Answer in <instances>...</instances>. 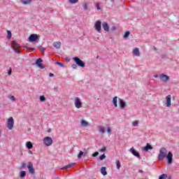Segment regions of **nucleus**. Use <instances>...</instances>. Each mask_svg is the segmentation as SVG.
Segmentation results:
<instances>
[{
    "mask_svg": "<svg viewBox=\"0 0 179 179\" xmlns=\"http://www.w3.org/2000/svg\"><path fill=\"white\" fill-rule=\"evenodd\" d=\"M167 156V149L166 148H161L159 154L158 155L159 160H163Z\"/></svg>",
    "mask_w": 179,
    "mask_h": 179,
    "instance_id": "obj_1",
    "label": "nucleus"
},
{
    "mask_svg": "<svg viewBox=\"0 0 179 179\" xmlns=\"http://www.w3.org/2000/svg\"><path fill=\"white\" fill-rule=\"evenodd\" d=\"M73 59L78 66H80L81 68H85V66H86V64L83 62V61L80 59L79 57H75L73 58Z\"/></svg>",
    "mask_w": 179,
    "mask_h": 179,
    "instance_id": "obj_2",
    "label": "nucleus"
},
{
    "mask_svg": "<svg viewBox=\"0 0 179 179\" xmlns=\"http://www.w3.org/2000/svg\"><path fill=\"white\" fill-rule=\"evenodd\" d=\"M43 143L45 146H51L52 145V138L46 136L43 138Z\"/></svg>",
    "mask_w": 179,
    "mask_h": 179,
    "instance_id": "obj_3",
    "label": "nucleus"
},
{
    "mask_svg": "<svg viewBox=\"0 0 179 179\" xmlns=\"http://www.w3.org/2000/svg\"><path fill=\"white\" fill-rule=\"evenodd\" d=\"M15 124V120H13V117H10L8 119V122H7V128L9 129H12L13 128V125Z\"/></svg>",
    "mask_w": 179,
    "mask_h": 179,
    "instance_id": "obj_4",
    "label": "nucleus"
},
{
    "mask_svg": "<svg viewBox=\"0 0 179 179\" xmlns=\"http://www.w3.org/2000/svg\"><path fill=\"white\" fill-rule=\"evenodd\" d=\"M94 29L98 33H101V21L98 20L94 24Z\"/></svg>",
    "mask_w": 179,
    "mask_h": 179,
    "instance_id": "obj_5",
    "label": "nucleus"
},
{
    "mask_svg": "<svg viewBox=\"0 0 179 179\" xmlns=\"http://www.w3.org/2000/svg\"><path fill=\"white\" fill-rule=\"evenodd\" d=\"M28 40L30 43L37 41V40H38V35L36 34H32L29 36Z\"/></svg>",
    "mask_w": 179,
    "mask_h": 179,
    "instance_id": "obj_6",
    "label": "nucleus"
},
{
    "mask_svg": "<svg viewBox=\"0 0 179 179\" xmlns=\"http://www.w3.org/2000/svg\"><path fill=\"white\" fill-rule=\"evenodd\" d=\"M75 102V107L76 108H81L82 107V101H80V99L79 97L74 98Z\"/></svg>",
    "mask_w": 179,
    "mask_h": 179,
    "instance_id": "obj_7",
    "label": "nucleus"
},
{
    "mask_svg": "<svg viewBox=\"0 0 179 179\" xmlns=\"http://www.w3.org/2000/svg\"><path fill=\"white\" fill-rule=\"evenodd\" d=\"M27 169L30 174H32V175L36 174V171H34V168L33 167L32 162H28Z\"/></svg>",
    "mask_w": 179,
    "mask_h": 179,
    "instance_id": "obj_8",
    "label": "nucleus"
},
{
    "mask_svg": "<svg viewBox=\"0 0 179 179\" xmlns=\"http://www.w3.org/2000/svg\"><path fill=\"white\" fill-rule=\"evenodd\" d=\"M160 80H163V82H167V80H170V77L164 73H162L159 75Z\"/></svg>",
    "mask_w": 179,
    "mask_h": 179,
    "instance_id": "obj_9",
    "label": "nucleus"
},
{
    "mask_svg": "<svg viewBox=\"0 0 179 179\" xmlns=\"http://www.w3.org/2000/svg\"><path fill=\"white\" fill-rule=\"evenodd\" d=\"M166 157L168 160V164H171V163H173V153H171V152H169Z\"/></svg>",
    "mask_w": 179,
    "mask_h": 179,
    "instance_id": "obj_10",
    "label": "nucleus"
},
{
    "mask_svg": "<svg viewBox=\"0 0 179 179\" xmlns=\"http://www.w3.org/2000/svg\"><path fill=\"white\" fill-rule=\"evenodd\" d=\"M119 106L121 110H124L127 107V103L122 99H119Z\"/></svg>",
    "mask_w": 179,
    "mask_h": 179,
    "instance_id": "obj_11",
    "label": "nucleus"
},
{
    "mask_svg": "<svg viewBox=\"0 0 179 179\" xmlns=\"http://www.w3.org/2000/svg\"><path fill=\"white\" fill-rule=\"evenodd\" d=\"M129 152L132 153L134 156H136V157H137L138 159H141V155H139V152L134 150V147L130 148Z\"/></svg>",
    "mask_w": 179,
    "mask_h": 179,
    "instance_id": "obj_12",
    "label": "nucleus"
},
{
    "mask_svg": "<svg viewBox=\"0 0 179 179\" xmlns=\"http://www.w3.org/2000/svg\"><path fill=\"white\" fill-rule=\"evenodd\" d=\"M41 62H43V59H41V58H38L36 62V65H37L41 69H44V65H43Z\"/></svg>",
    "mask_w": 179,
    "mask_h": 179,
    "instance_id": "obj_13",
    "label": "nucleus"
},
{
    "mask_svg": "<svg viewBox=\"0 0 179 179\" xmlns=\"http://www.w3.org/2000/svg\"><path fill=\"white\" fill-rule=\"evenodd\" d=\"M166 107H170L171 106V95H168L166 97Z\"/></svg>",
    "mask_w": 179,
    "mask_h": 179,
    "instance_id": "obj_14",
    "label": "nucleus"
},
{
    "mask_svg": "<svg viewBox=\"0 0 179 179\" xmlns=\"http://www.w3.org/2000/svg\"><path fill=\"white\" fill-rule=\"evenodd\" d=\"M102 27H103V30H105V31H110V27H108V24H107V22H103L102 23Z\"/></svg>",
    "mask_w": 179,
    "mask_h": 179,
    "instance_id": "obj_15",
    "label": "nucleus"
},
{
    "mask_svg": "<svg viewBox=\"0 0 179 179\" xmlns=\"http://www.w3.org/2000/svg\"><path fill=\"white\" fill-rule=\"evenodd\" d=\"M153 149V147H152V145H150L149 143H147L146 146L143 148V150H144V152H148V150H152Z\"/></svg>",
    "mask_w": 179,
    "mask_h": 179,
    "instance_id": "obj_16",
    "label": "nucleus"
},
{
    "mask_svg": "<svg viewBox=\"0 0 179 179\" xmlns=\"http://www.w3.org/2000/svg\"><path fill=\"white\" fill-rule=\"evenodd\" d=\"M133 55H135V57H139V55H141V52H139V48H136L133 50Z\"/></svg>",
    "mask_w": 179,
    "mask_h": 179,
    "instance_id": "obj_17",
    "label": "nucleus"
},
{
    "mask_svg": "<svg viewBox=\"0 0 179 179\" xmlns=\"http://www.w3.org/2000/svg\"><path fill=\"white\" fill-rule=\"evenodd\" d=\"M80 124L82 127H84V128H86V127L89 126V122H87L86 120L82 119L80 121Z\"/></svg>",
    "mask_w": 179,
    "mask_h": 179,
    "instance_id": "obj_18",
    "label": "nucleus"
},
{
    "mask_svg": "<svg viewBox=\"0 0 179 179\" xmlns=\"http://www.w3.org/2000/svg\"><path fill=\"white\" fill-rule=\"evenodd\" d=\"M33 2V0H21L22 5H30Z\"/></svg>",
    "mask_w": 179,
    "mask_h": 179,
    "instance_id": "obj_19",
    "label": "nucleus"
},
{
    "mask_svg": "<svg viewBox=\"0 0 179 179\" xmlns=\"http://www.w3.org/2000/svg\"><path fill=\"white\" fill-rule=\"evenodd\" d=\"M53 46L55 48H57V50H59V48H61V42L58 41L53 43Z\"/></svg>",
    "mask_w": 179,
    "mask_h": 179,
    "instance_id": "obj_20",
    "label": "nucleus"
},
{
    "mask_svg": "<svg viewBox=\"0 0 179 179\" xmlns=\"http://www.w3.org/2000/svg\"><path fill=\"white\" fill-rule=\"evenodd\" d=\"M100 173L103 176H107V171H106V166H103L101 168Z\"/></svg>",
    "mask_w": 179,
    "mask_h": 179,
    "instance_id": "obj_21",
    "label": "nucleus"
},
{
    "mask_svg": "<svg viewBox=\"0 0 179 179\" xmlns=\"http://www.w3.org/2000/svg\"><path fill=\"white\" fill-rule=\"evenodd\" d=\"M73 166H75V163H71L70 164L64 166V167L62 168V170H66V169H71V167H73Z\"/></svg>",
    "mask_w": 179,
    "mask_h": 179,
    "instance_id": "obj_22",
    "label": "nucleus"
},
{
    "mask_svg": "<svg viewBox=\"0 0 179 179\" xmlns=\"http://www.w3.org/2000/svg\"><path fill=\"white\" fill-rule=\"evenodd\" d=\"M26 146H27V149H29V150L33 149V143H31V142H30V141H27L26 143Z\"/></svg>",
    "mask_w": 179,
    "mask_h": 179,
    "instance_id": "obj_23",
    "label": "nucleus"
},
{
    "mask_svg": "<svg viewBox=\"0 0 179 179\" xmlns=\"http://www.w3.org/2000/svg\"><path fill=\"white\" fill-rule=\"evenodd\" d=\"M118 99L117 96H115L112 101L113 103L114 104L115 107H118V104H117V99Z\"/></svg>",
    "mask_w": 179,
    "mask_h": 179,
    "instance_id": "obj_24",
    "label": "nucleus"
},
{
    "mask_svg": "<svg viewBox=\"0 0 179 179\" xmlns=\"http://www.w3.org/2000/svg\"><path fill=\"white\" fill-rule=\"evenodd\" d=\"M20 177L21 178H24V177H26V171H22L20 173Z\"/></svg>",
    "mask_w": 179,
    "mask_h": 179,
    "instance_id": "obj_25",
    "label": "nucleus"
},
{
    "mask_svg": "<svg viewBox=\"0 0 179 179\" xmlns=\"http://www.w3.org/2000/svg\"><path fill=\"white\" fill-rule=\"evenodd\" d=\"M83 156H86V154H85V152H83V151H80L79 154L78 155V158L82 159Z\"/></svg>",
    "mask_w": 179,
    "mask_h": 179,
    "instance_id": "obj_26",
    "label": "nucleus"
},
{
    "mask_svg": "<svg viewBox=\"0 0 179 179\" xmlns=\"http://www.w3.org/2000/svg\"><path fill=\"white\" fill-rule=\"evenodd\" d=\"M12 43H13V47H17V48L20 47V45L16 43V41H13Z\"/></svg>",
    "mask_w": 179,
    "mask_h": 179,
    "instance_id": "obj_27",
    "label": "nucleus"
},
{
    "mask_svg": "<svg viewBox=\"0 0 179 179\" xmlns=\"http://www.w3.org/2000/svg\"><path fill=\"white\" fill-rule=\"evenodd\" d=\"M55 64H57V65H59V66H61L62 68H64V66H65V63L64 62H56Z\"/></svg>",
    "mask_w": 179,
    "mask_h": 179,
    "instance_id": "obj_28",
    "label": "nucleus"
},
{
    "mask_svg": "<svg viewBox=\"0 0 179 179\" xmlns=\"http://www.w3.org/2000/svg\"><path fill=\"white\" fill-rule=\"evenodd\" d=\"M116 166L117 170H120V169H121V162H120V160L116 161Z\"/></svg>",
    "mask_w": 179,
    "mask_h": 179,
    "instance_id": "obj_29",
    "label": "nucleus"
},
{
    "mask_svg": "<svg viewBox=\"0 0 179 179\" xmlns=\"http://www.w3.org/2000/svg\"><path fill=\"white\" fill-rule=\"evenodd\" d=\"M129 34H131V32H129V31H126L123 36L124 38H128V37H129Z\"/></svg>",
    "mask_w": 179,
    "mask_h": 179,
    "instance_id": "obj_30",
    "label": "nucleus"
},
{
    "mask_svg": "<svg viewBox=\"0 0 179 179\" xmlns=\"http://www.w3.org/2000/svg\"><path fill=\"white\" fill-rule=\"evenodd\" d=\"M133 127H138L139 125V120H135L132 122Z\"/></svg>",
    "mask_w": 179,
    "mask_h": 179,
    "instance_id": "obj_31",
    "label": "nucleus"
},
{
    "mask_svg": "<svg viewBox=\"0 0 179 179\" xmlns=\"http://www.w3.org/2000/svg\"><path fill=\"white\" fill-rule=\"evenodd\" d=\"M167 178V174H162L159 177V179H166Z\"/></svg>",
    "mask_w": 179,
    "mask_h": 179,
    "instance_id": "obj_32",
    "label": "nucleus"
},
{
    "mask_svg": "<svg viewBox=\"0 0 179 179\" xmlns=\"http://www.w3.org/2000/svg\"><path fill=\"white\" fill-rule=\"evenodd\" d=\"M7 34H8V38H12V32L8 30L7 31Z\"/></svg>",
    "mask_w": 179,
    "mask_h": 179,
    "instance_id": "obj_33",
    "label": "nucleus"
},
{
    "mask_svg": "<svg viewBox=\"0 0 179 179\" xmlns=\"http://www.w3.org/2000/svg\"><path fill=\"white\" fill-rule=\"evenodd\" d=\"M40 101H45V96L44 95H42L39 97Z\"/></svg>",
    "mask_w": 179,
    "mask_h": 179,
    "instance_id": "obj_34",
    "label": "nucleus"
},
{
    "mask_svg": "<svg viewBox=\"0 0 179 179\" xmlns=\"http://www.w3.org/2000/svg\"><path fill=\"white\" fill-rule=\"evenodd\" d=\"M70 3H78L79 0H69Z\"/></svg>",
    "mask_w": 179,
    "mask_h": 179,
    "instance_id": "obj_35",
    "label": "nucleus"
},
{
    "mask_svg": "<svg viewBox=\"0 0 179 179\" xmlns=\"http://www.w3.org/2000/svg\"><path fill=\"white\" fill-rule=\"evenodd\" d=\"M99 132H101V134H104V132H106V130L103 127H100Z\"/></svg>",
    "mask_w": 179,
    "mask_h": 179,
    "instance_id": "obj_36",
    "label": "nucleus"
},
{
    "mask_svg": "<svg viewBox=\"0 0 179 179\" xmlns=\"http://www.w3.org/2000/svg\"><path fill=\"white\" fill-rule=\"evenodd\" d=\"M104 159H106V155H104V154H103L102 155H101L99 157L100 160H104Z\"/></svg>",
    "mask_w": 179,
    "mask_h": 179,
    "instance_id": "obj_37",
    "label": "nucleus"
},
{
    "mask_svg": "<svg viewBox=\"0 0 179 179\" xmlns=\"http://www.w3.org/2000/svg\"><path fill=\"white\" fill-rule=\"evenodd\" d=\"M10 100H11V101H15L16 99L15 98V96H11Z\"/></svg>",
    "mask_w": 179,
    "mask_h": 179,
    "instance_id": "obj_38",
    "label": "nucleus"
},
{
    "mask_svg": "<svg viewBox=\"0 0 179 179\" xmlns=\"http://www.w3.org/2000/svg\"><path fill=\"white\" fill-rule=\"evenodd\" d=\"M71 67L73 68V69H76V68H78V65L76 64H73L71 65Z\"/></svg>",
    "mask_w": 179,
    "mask_h": 179,
    "instance_id": "obj_39",
    "label": "nucleus"
},
{
    "mask_svg": "<svg viewBox=\"0 0 179 179\" xmlns=\"http://www.w3.org/2000/svg\"><path fill=\"white\" fill-rule=\"evenodd\" d=\"M96 156H99V152H96L92 154L93 157H96Z\"/></svg>",
    "mask_w": 179,
    "mask_h": 179,
    "instance_id": "obj_40",
    "label": "nucleus"
},
{
    "mask_svg": "<svg viewBox=\"0 0 179 179\" xmlns=\"http://www.w3.org/2000/svg\"><path fill=\"white\" fill-rule=\"evenodd\" d=\"M14 51L15 52H16L17 54H19V52H20V50L17 49V48H14Z\"/></svg>",
    "mask_w": 179,
    "mask_h": 179,
    "instance_id": "obj_41",
    "label": "nucleus"
},
{
    "mask_svg": "<svg viewBox=\"0 0 179 179\" xmlns=\"http://www.w3.org/2000/svg\"><path fill=\"white\" fill-rule=\"evenodd\" d=\"M106 150L107 148H106V147H103L101 150H99V152H106Z\"/></svg>",
    "mask_w": 179,
    "mask_h": 179,
    "instance_id": "obj_42",
    "label": "nucleus"
},
{
    "mask_svg": "<svg viewBox=\"0 0 179 179\" xmlns=\"http://www.w3.org/2000/svg\"><path fill=\"white\" fill-rule=\"evenodd\" d=\"M83 8L85 9V10H87V4H84L83 5Z\"/></svg>",
    "mask_w": 179,
    "mask_h": 179,
    "instance_id": "obj_43",
    "label": "nucleus"
},
{
    "mask_svg": "<svg viewBox=\"0 0 179 179\" xmlns=\"http://www.w3.org/2000/svg\"><path fill=\"white\" fill-rule=\"evenodd\" d=\"M108 134H111V129L110 127H107Z\"/></svg>",
    "mask_w": 179,
    "mask_h": 179,
    "instance_id": "obj_44",
    "label": "nucleus"
},
{
    "mask_svg": "<svg viewBox=\"0 0 179 179\" xmlns=\"http://www.w3.org/2000/svg\"><path fill=\"white\" fill-rule=\"evenodd\" d=\"M8 75H12V69L8 70Z\"/></svg>",
    "mask_w": 179,
    "mask_h": 179,
    "instance_id": "obj_45",
    "label": "nucleus"
},
{
    "mask_svg": "<svg viewBox=\"0 0 179 179\" xmlns=\"http://www.w3.org/2000/svg\"><path fill=\"white\" fill-rule=\"evenodd\" d=\"M24 167H26V163L23 162L22 164V166H21V169H24Z\"/></svg>",
    "mask_w": 179,
    "mask_h": 179,
    "instance_id": "obj_46",
    "label": "nucleus"
},
{
    "mask_svg": "<svg viewBox=\"0 0 179 179\" xmlns=\"http://www.w3.org/2000/svg\"><path fill=\"white\" fill-rule=\"evenodd\" d=\"M96 8L98 10H100L101 8H100V5L99 3H96Z\"/></svg>",
    "mask_w": 179,
    "mask_h": 179,
    "instance_id": "obj_47",
    "label": "nucleus"
},
{
    "mask_svg": "<svg viewBox=\"0 0 179 179\" xmlns=\"http://www.w3.org/2000/svg\"><path fill=\"white\" fill-rule=\"evenodd\" d=\"M54 91L55 92H58V87H54Z\"/></svg>",
    "mask_w": 179,
    "mask_h": 179,
    "instance_id": "obj_48",
    "label": "nucleus"
},
{
    "mask_svg": "<svg viewBox=\"0 0 179 179\" xmlns=\"http://www.w3.org/2000/svg\"><path fill=\"white\" fill-rule=\"evenodd\" d=\"M49 76H50V78H52V77L54 76V73H50L49 74Z\"/></svg>",
    "mask_w": 179,
    "mask_h": 179,
    "instance_id": "obj_49",
    "label": "nucleus"
},
{
    "mask_svg": "<svg viewBox=\"0 0 179 179\" xmlns=\"http://www.w3.org/2000/svg\"><path fill=\"white\" fill-rule=\"evenodd\" d=\"M110 30H112V31H113L114 30H115V27H112L110 28Z\"/></svg>",
    "mask_w": 179,
    "mask_h": 179,
    "instance_id": "obj_50",
    "label": "nucleus"
},
{
    "mask_svg": "<svg viewBox=\"0 0 179 179\" xmlns=\"http://www.w3.org/2000/svg\"><path fill=\"white\" fill-rule=\"evenodd\" d=\"M41 50L43 51V52H44V51H45V48H43V47H41Z\"/></svg>",
    "mask_w": 179,
    "mask_h": 179,
    "instance_id": "obj_51",
    "label": "nucleus"
},
{
    "mask_svg": "<svg viewBox=\"0 0 179 179\" xmlns=\"http://www.w3.org/2000/svg\"><path fill=\"white\" fill-rule=\"evenodd\" d=\"M24 48H27V50H31V48H29L27 46H24Z\"/></svg>",
    "mask_w": 179,
    "mask_h": 179,
    "instance_id": "obj_52",
    "label": "nucleus"
},
{
    "mask_svg": "<svg viewBox=\"0 0 179 179\" xmlns=\"http://www.w3.org/2000/svg\"><path fill=\"white\" fill-rule=\"evenodd\" d=\"M66 61L67 62H69L70 61H71V59L70 58H66Z\"/></svg>",
    "mask_w": 179,
    "mask_h": 179,
    "instance_id": "obj_53",
    "label": "nucleus"
},
{
    "mask_svg": "<svg viewBox=\"0 0 179 179\" xmlns=\"http://www.w3.org/2000/svg\"><path fill=\"white\" fill-rule=\"evenodd\" d=\"M154 78H159V76L157 74H155Z\"/></svg>",
    "mask_w": 179,
    "mask_h": 179,
    "instance_id": "obj_54",
    "label": "nucleus"
},
{
    "mask_svg": "<svg viewBox=\"0 0 179 179\" xmlns=\"http://www.w3.org/2000/svg\"><path fill=\"white\" fill-rule=\"evenodd\" d=\"M29 153L30 155H33V152H32L31 150H29Z\"/></svg>",
    "mask_w": 179,
    "mask_h": 179,
    "instance_id": "obj_55",
    "label": "nucleus"
},
{
    "mask_svg": "<svg viewBox=\"0 0 179 179\" xmlns=\"http://www.w3.org/2000/svg\"><path fill=\"white\" fill-rule=\"evenodd\" d=\"M47 132L48 133L51 132V129H48Z\"/></svg>",
    "mask_w": 179,
    "mask_h": 179,
    "instance_id": "obj_56",
    "label": "nucleus"
},
{
    "mask_svg": "<svg viewBox=\"0 0 179 179\" xmlns=\"http://www.w3.org/2000/svg\"><path fill=\"white\" fill-rule=\"evenodd\" d=\"M138 173H143V171H142V170H138Z\"/></svg>",
    "mask_w": 179,
    "mask_h": 179,
    "instance_id": "obj_57",
    "label": "nucleus"
},
{
    "mask_svg": "<svg viewBox=\"0 0 179 179\" xmlns=\"http://www.w3.org/2000/svg\"><path fill=\"white\" fill-rule=\"evenodd\" d=\"M110 2H114V0H110Z\"/></svg>",
    "mask_w": 179,
    "mask_h": 179,
    "instance_id": "obj_58",
    "label": "nucleus"
},
{
    "mask_svg": "<svg viewBox=\"0 0 179 179\" xmlns=\"http://www.w3.org/2000/svg\"><path fill=\"white\" fill-rule=\"evenodd\" d=\"M96 58H99V56H97Z\"/></svg>",
    "mask_w": 179,
    "mask_h": 179,
    "instance_id": "obj_59",
    "label": "nucleus"
},
{
    "mask_svg": "<svg viewBox=\"0 0 179 179\" xmlns=\"http://www.w3.org/2000/svg\"><path fill=\"white\" fill-rule=\"evenodd\" d=\"M0 134H1V130H0Z\"/></svg>",
    "mask_w": 179,
    "mask_h": 179,
    "instance_id": "obj_60",
    "label": "nucleus"
}]
</instances>
